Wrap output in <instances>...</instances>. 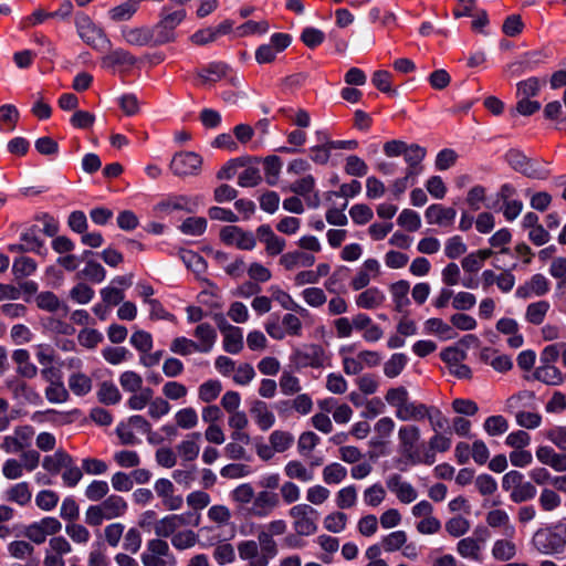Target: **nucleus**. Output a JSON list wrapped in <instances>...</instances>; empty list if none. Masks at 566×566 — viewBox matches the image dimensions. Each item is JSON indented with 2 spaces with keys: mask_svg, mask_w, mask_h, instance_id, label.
Returning <instances> with one entry per match:
<instances>
[{
  "mask_svg": "<svg viewBox=\"0 0 566 566\" xmlns=\"http://www.w3.org/2000/svg\"><path fill=\"white\" fill-rule=\"evenodd\" d=\"M67 384L70 390L80 397L86 396L93 387L92 378L81 371L71 374Z\"/></svg>",
  "mask_w": 566,
  "mask_h": 566,
  "instance_id": "obj_40",
  "label": "nucleus"
},
{
  "mask_svg": "<svg viewBox=\"0 0 566 566\" xmlns=\"http://www.w3.org/2000/svg\"><path fill=\"white\" fill-rule=\"evenodd\" d=\"M137 63V59L127 50L115 49L104 55L101 60L103 69L118 72L120 75L128 74Z\"/></svg>",
  "mask_w": 566,
  "mask_h": 566,
  "instance_id": "obj_8",
  "label": "nucleus"
},
{
  "mask_svg": "<svg viewBox=\"0 0 566 566\" xmlns=\"http://www.w3.org/2000/svg\"><path fill=\"white\" fill-rule=\"evenodd\" d=\"M532 543L542 554L559 553L566 545V528L563 533L555 532L552 528H539L534 533Z\"/></svg>",
  "mask_w": 566,
  "mask_h": 566,
  "instance_id": "obj_6",
  "label": "nucleus"
},
{
  "mask_svg": "<svg viewBox=\"0 0 566 566\" xmlns=\"http://www.w3.org/2000/svg\"><path fill=\"white\" fill-rule=\"evenodd\" d=\"M409 399V392L403 386L389 388L385 395V400L389 406L395 408V411L403 408Z\"/></svg>",
  "mask_w": 566,
  "mask_h": 566,
  "instance_id": "obj_52",
  "label": "nucleus"
},
{
  "mask_svg": "<svg viewBox=\"0 0 566 566\" xmlns=\"http://www.w3.org/2000/svg\"><path fill=\"white\" fill-rule=\"evenodd\" d=\"M485 521L490 527H502L510 531V534H514V527L510 524V516L504 510L496 509L488 512Z\"/></svg>",
  "mask_w": 566,
  "mask_h": 566,
  "instance_id": "obj_48",
  "label": "nucleus"
},
{
  "mask_svg": "<svg viewBox=\"0 0 566 566\" xmlns=\"http://www.w3.org/2000/svg\"><path fill=\"white\" fill-rule=\"evenodd\" d=\"M386 300V295L378 287H369L356 296V305L359 308L373 310L379 307Z\"/></svg>",
  "mask_w": 566,
  "mask_h": 566,
  "instance_id": "obj_35",
  "label": "nucleus"
},
{
  "mask_svg": "<svg viewBox=\"0 0 566 566\" xmlns=\"http://www.w3.org/2000/svg\"><path fill=\"white\" fill-rule=\"evenodd\" d=\"M533 377L546 385L556 386L563 382V375L560 370L554 365H542L537 367Z\"/></svg>",
  "mask_w": 566,
  "mask_h": 566,
  "instance_id": "obj_41",
  "label": "nucleus"
},
{
  "mask_svg": "<svg viewBox=\"0 0 566 566\" xmlns=\"http://www.w3.org/2000/svg\"><path fill=\"white\" fill-rule=\"evenodd\" d=\"M457 211L452 207H444L439 203L429 206L424 212L426 220L429 224L440 227H451L454 222Z\"/></svg>",
  "mask_w": 566,
  "mask_h": 566,
  "instance_id": "obj_20",
  "label": "nucleus"
},
{
  "mask_svg": "<svg viewBox=\"0 0 566 566\" xmlns=\"http://www.w3.org/2000/svg\"><path fill=\"white\" fill-rule=\"evenodd\" d=\"M219 327L223 334V349L229 354H239L243 348L242 329L229 324Z\"/></svg>",
  "mask_w": 566,
  "mask_h": 566,
  "instance_id": "obj_24",
  "label": "nucleus"
},
{
  "mask_svg": "<svg viewBox=\"0 0 566 566\" xmlns=\"http://www.w3.org/2000/svg\"><path fill=\"white\" fill-rule=\"evenodd\" d=\"M202 158L193 151L175 154L170 161V169L176 176L186 177L198 175L201 170Z\"/></svg>",
  "mask_w": 566,
  "mask_h": 566,
  "instance_id": "obj_10",
  "label": "nucleus"
},
{
  "mask_svg": "<svg viewBox=\"0 0 566 566\" xmlns=\"http://www.w3.org/2000/svg\"><path fill=\"white\" fill-rule=\"evenodd\" d=\"M187 13L184 8L171 10L170 7L164 6L159 12L158 22L151 27L155 45H164L175 42L177 39V28L186 19Z\"/></svg>",
  "mask_w": 566,
  "mask_h": 566,
  "instance_id": "obj_2",
  "label": "nucleus"
},
{
  "mask_svg": "<svg viewBox=\"0 0 566 566\" xmlns=\"http://www.w3.org/2000/svg\"><path fill=\"white\" fill-rule=\"evenodd\" d=\"M198 206L196 199L185 195H172L163 200L158 207L161 211H187L192 212Z\"/></svg>",
  "mask_w": 566,
  "mask_h": 566,
  "instance_id": "obj_27",
  "label": "nucleus"
},
{
  "mask_svg": "<svg viewBox=\"0 0 566 566\" xmlns=\"http://www.w3.org/2000/svg\"><path fill=\"white\" fill-rule=\"evenodd\" d=\"M238 553L242 560H249L248 566H253V564L260 558L259 545L253 539L240 542L238 544Z\"/></svg>",
  "mask_w": 566,
  "mask_h": 566,
  "instance_id": "obj_56",
  "label": "nucleus"
},
{
  "mask_svg": "<svg viewBox=\"0 0 566 566\" xmlns=\"http://www.w3.org/2000/svg\"><path fill=\"white\" fill-rule=\"evenodd\" d=\"M315 263V256L313 254L305 253L303 251H292L281 255L280 264L285 270H293L296 266H312Z\"/></svg>",
  "mask_w": 566,
  "mask_h": 566,
  "instance_id": "obj_34",
  "label": "nucleus"
},
{
  "mask_svg": "<svg viewBox=\"0 0 566 566\" xmlns=\"http://www.w3.org/2000/svg\"><path fill=\"white\" fill-rule=\"evenodd\" d=\"M292 526L296 535L311 536L318 530L319 513L310 504H295L289 510Z\"/></svg>",
  "mask_w": 566,
  "mask_h": 566,
  "instance_id": "obj_3",
  "label": "nucleus"
},
{
  "mask_svg": "<svg viewBox=\"0 0 566 566\" xmlns=\"http://www.w3.org/2000/svg\"><path fill=\"white\" fill-rule=\"evenodd\" d=\"M44 396L51 403H63L70 399L69 390L63 381L48 385L44 389Z\"/></svg>",
  "mask_w": 566,
  "mask_h": 566,
  "instance_id": "obj_55",
  "label": "nucleus"
},
{
  "mask_svg": "<svg viewBox=\"0 0 566 566\" xmlns=\"http://www.w3.org/2000/svg\"><path fill=\"white\" fill-rule=\"evenodd\" d=\"M20 240L21 243L9 244L8 251L12 253L34 252L40 255H46L48 249L33 229L22 232Z\"/></svg>",
  "mask_w": 566,
  "mask_h": 566,
  "instance_id": "obj_17",
  "label": "nucleus"
},
{
  "mask_svg": "<svg viewBox=\"0 0 566 566\" xmlns=\"http://www.w3.org/2000/svg\"><path fill=\"white\" fill-rule=\"evenodd\" d=\"M36 262L30 256H19L13 260L12 274L17 281L28 277L35 273Z\"/></svg>",
  "mask_w": 566,
  "mask_h": 566,
  "instance_id": "obj_44",
  "label": "nucleus"
},
{
  "mask_svg": "<svg viewBox=\"0 0 566 566\" xmlns=\"http://www.w3.org/2000/svg\"><path fill=\"white\" fill-rule=\"evenodd\" d=\"M32 493L27 482H20L6 491V499L9 502L24 506L30 503Z\"/></svg>",
  "mask_w": 566,
  "mask_h": 566,
  "instance_id": "obj_42",
  "label": "nucleus"
},
{
  "mask_svg": "<svg viewBox=\"0 0 566 566\" xmlns=\"http://www.w3.org/2000/svg\"><path fill=\"white\" fill-rule=\"evenodd\" d=\"M78 276H82L92 283H101L105 280L106 271L98 262L87 261L84 269L78 273Z\"/></svg>",
  "mask_w": 566,
  "mask_h": 566,
  "instance_id": "obj_61",
  "label": "nucleus"
},
{
  "mask_svg": "<svg viewBox=\"0 0 566 566\" xmlns=\"http://www.w3.org/2000/svg\"><path fill=\"white\" fill-rule=\"evenodd\" d=\"M220 239L227 245H235L240 250H253L256 245L255 235L238 226H226L220 231Z\"/></svg>",
  "mask_w": 566,
  "mask_h": 566,
  "instance_id": "obj_11",
  "label": "nucleus"
},
{
  "mask_svg": "<svg viewBox=\"0 0 566 566\" xmlns=\"http://www.w3.org/2000/svg\"><path fill=\"white\" fill-rule=\"evenodd\" d=\"M551 308L547 301L541 300L537 302L530 303L525 311V321L532 325H542L545 317Z\"/></svg>",
  "mask_w": 566,
  "mask_h": 566,
  "instance_id": "obj_38",
  "label": "nucleus"
},
{
  "mask_svg": "<svg viewBox=\"0 0 566 566\" xmlns=\"http://www.w3.org/2000/svg\"><path fill=\"white\" fill-rule=\"evenodd\" d=\"M516 554L515 544L511 541L499 539L494 543L492 555L497 560H510Z\"/></svg>",
  "mask_w": 566,
  "mask_h": 566,
  "instance_id": "obj_60",
  "label": "nucleus"
},
{
  "mask_svg": "<svg viewBox=\"0 0 566 566\" xmlns=\"http://www.w3.org/2000/svg\"><path fill=\"white\" fill-rule=\"evenodd\" d=\"M155 492L161 499L163 505L169 511L179 510L184 504L181 495L175 494V486L168 479H158L154 485Z\"/></svg>",
  "mask_w": 566,
  "mask_h": 566,
  "instance_id": "obj_18",
  "label": "nucleus"
},
{
  "mask_svg": "<svg viewBox=\"0 0 566 566\" xmlns=\"http://www.w3.org/2000/svg\"><path fill=\"white\" fill-rule=\"evenodd\" d=\"M250 413L262 431H268L275 422V416L263 400L251 402Z\"/></svg>",
  "mask_w": 566,
  "mask_h": 566,
  "instance_id": "obj_25",
  "label": "nucleus"
},
{
  "mask_svg": "<svg viewBox=\"0 0 566 566\" xmlns=\"http://www.w3.org/2000/svg\"><path fill=\"white\" fill-rule=\"evenodd\" d=\"M536 493V486L532 482L524 481L516 490L510 493V499L513 503H524L533 500Z\"/></svg>",
  "mask_w": 566,
  "mask_h": 566,
  "instance_id": "obj_62",
  "label": "nucleus"
},
{
  "mask_svg": "<svg viewBox=\"0 0 566 566\" xmlns=\"http://www.w3.org/2000/svg\"><path fill=\"white\" fill-rule=\"evenodd\" d=\"M427 155V149L418 144H410L403 154L407 164L406 172L409 176L418 177L423 171L422 161Z\"/></svg>",
  "mask_w": 566,
  "mask_h": 566,
  "instance_id": "obj_22",
  "label": "nucleus"
},
{
  "mask_svg": "<svg viewBox=\"0 0 566 566\" xmlns=\"http://www.w3.org/2000/svg\"><path fill=\"white\" fill-rule=\"evenodd\" d=\"M263 166L266 182L270 186H275L282 168L281 158L275 155L268 156L263 160Z\"/></svg>",
  "mask_w": 566,
  "mask_h": 566,
  "instance_id": "obj_49",
  "label": "nucleus"
},
{
  "mask_svg": "<svg viewBox=\"0 0 566 566\" xmlns=\"http://www.w3.org/2000/svg\"><path fill=\"white\" fill-rule=\"evenodd\" d=\"M347 470L342 464L334 462L323 469V480L326 484H338L345 480Z\"/></svg>",
  "mask_w": 566,
  "mask_h": 566,
  "instance_id": "obj_59",
  "label": "nucleus"
},
{
  "mask_svg": "<svg viewBox=\"0 0 566 566\" xmlns=\"http://www.w3.org/2000/svg\"><path fill=\"white\" fill-rule=\"evenodd\" d=\"M429 407L426 403L409 399L403 408L395 411V416L401 421H422L426 419Z\"/></svg>",
  "mask_w": 566,
  "mask_h": 566,
  "instance_id": "obj_30",
  "label": "nucleus"
},
{
  "mask_svg": "<svg viewBox=\"0 0 566 566\" xmlns=\"http://www.w3.org/2000/svg\"><path fill=\"white\" fill-rule=\"evenodd\" d=\"M484 431L491 436H502L509 430V421L501 415L490 416L483 422Z\"/></svg>",
  "mask_w": 566,
  "mask_h": 566,
  "instance_id": "obj_51",
  "label": "nucleus"
},
{
  "mask_svg": "<svg viewBox=\"0 0 566 566\" xmlns=\"http://www.w3.org/2000/svg\"><path fill=\"white\" fill-rule=\"evenodd\" d=\"M201 522V515L197 512H188L185 514H171L157 521L154 525V532L157 538L172 537L178 528L186 525L198 526Z\"/></svg>",
  "mask_w": 566,
  "mask_h": 566,
  "instance_id": "obj_4",
  "label": "nucleus"
},
{
  "mask_svg": "<svg viewBox=\"0 0 566 566\" xmlns=\"http://www.w3.org/2000/svg\"><path fill=\"white\" fill-rule=\"evenodd\" d=\"M144 566H175L176 558L169 544L163 538H151L147 542L145 551L140 555Z\"/></svg>",
  "mask_w": 566,
  "mask_h": 566,
  "instance_id": "obj_5",
  "label": "nucleus"
},
{
  "mask_svg": "<svg viewBox=\"0 0 566 566\" xmlns=\"http://www.w3.org/2000/svg\"><path fill=\"white\" fill-rule=\"evenodd\" d=\"M198 542V535L191 530L178 531L171 537V545L177 551H185L193 547Z\"/></svg>",
  "mask_w": 566,
  "mask_h": 566,
  "instance_id": "obj_53",
  "label": "nucleus"
},
{
  "mask_svg": "<svg viewBox=\"0 0 566 566\" xmlns=\"http://www.w3.org/2000/svg\"><path fill=\"white\" fill-rule=\"evenodd\" d=\"M71 459L72 455H70L65 450L59 449L53 454L44 457L42 467L44 470L55 475L71 463Z\"/></svg>",
  "mask_w": 566,
  "mask_h": 566,
  "instance_id": "obj_36",
  "label": "nucleus"
},
{
  "mask_svg": "<svg viewBox=\"0 0 566 566\" xmlns=\"http://www.w3.org/2000/svg\"><path fill=\"white\" fill-rule=\"evenodd\" d=\"M258 542V545H260V558L253 566H268L270 560L277 555L276 542L273 539L272 534L264 531L259 533Z\"/></svg>",
  "mask_w": 566,
  "mask_h": 566,
  "instance_id": "obj_26",
  "label": "nucleus"
},
{
  "mask_svg": "<svg viewBox=\"0 0 566 566\" xmlns=\"http://www.w3.org/2000/svg\"><path fill=\"white\" fill-rule=\"evenodd\" d=\"M139 4L136 0H126L125 2L112 8L108 11L109 18L115 22L129 20L137 11Z\"/></svg>",
  "mask_w": 566,
  "mask_h": 566,
  "instance_id": "obj_45",
  "label": "nucleus"
},
{
  "mask_svg": "<svg viewBox=\"0 0 566 566\" xmlns=\"http://www.w3.org/2000/svg\"><path fill=\"white\" fill-rule=\"evenodd\" d=\"M34 433L32 426H19L14 429L13 434L3 438L1 449L7 453H18L31 446Z\"/></svg>",
  "mask_w": 566,
  "mask_h": 566,
  "instance_id": "obj_12",
  "label": "nucleus"
},
{
  "mask_svg": "<svg viewBox=\"0 0 566 566\" xmlns=\"http://www.w3.org/2000/svg\"><path fill=\"white\" fill-rule=\"evenodd\" d=\"M222 391V384L218 379H209L198 388V398L207 403L214 401Z\"/></svg>",
  "mask_w": 566,
  "mask_h": 566,
  "instance_id": "obj_46",
  "label": "nucleus"
},
{
  "mask_svg": "<svg viewBox=\"0 0 566 566\" xmlns=\"http://www.w3.org/2000/svg\"><path fill=\"white\" fill-rule=\"evenodd\" d=\"M122 36L124 40L130 44L136 46H156L153 29L148 27L140 28H128L124 27L122 29Z\"/></svg>",
  "mask_w": 566,
  "mask_h": 566,
  "instance_id": "obj_23",
  "label": "nucleus"
},
{
  "mask_svg": "<svg viewBox=\"0 0 566 566\" xmlns=\"http://www.w3.org/2000/svg\"><path fill=\"white\" fill-rule=\"evenodd\" d=\"M325 360V350L317 344H308L303 347L294 348L291 355V361L297 368H321L324 366Z\"/></svg>",
  "mask_w": 566,
  "mask_h": 566,
  "instance_id": "obj_7",
  "label": "nucleus"
},
{
  "mask_svg": "<svg viewBox=\"0 0 566 566\" xmlns=\"http://www.w3.org/2000/svg\"><path fill=\"white\" fill-rule=\"evenodd\" d=\"M99 506L103 510L106 520L122 517L126 514L128 510V504L126 500L117 494H112L105 497L99 503Z\"/></svg>",
  "mask_w": 566,
  "mask_h": 566,
  "instance_id": "obj_29",
  "label": "nucleus"
},
{
  "mask_svg": "<svg viewBox=\"0 0 566 566\" xmlns=\"http://www.w3.org/2000/svg\"><path fill=\"white\" fill-rule=\"evenodd\" d=\"M230 67L223 62H211L197 71L202 84L214 83L228 75Z\"/></svg>",
  "mask_w": 566,
  "mask_h": 566,
  "instance_id": "obj_32",
  "label": "nucleus"
},
{
  "mask_svg": "<svg viewBox=\"0 0 566 566\" xmlns=\"http://www.w3.org/2000/svg\"><path fill=\"white\" fill-rule=\"evenodd\" d=\"M175 420L177 427L188 430L198 424V415L192 407H187L176 412Z\"/></svg>",
  "mask_w": 566,
  "mask_h": 566,
  "instance_id": "obj_64",
  "label": "nucleus"
},
{
  "mask_svg": "<svg viewBox=\"0 0 566 566\" xmlns=\"http://www.w3.org/2000/svg\"><path fill=\"white\" fill-rule=\"evenodd\" d=\"M193 336L198 339L199 353H209L217 340V332L209 323L199 324L193 332Z\"/></svg>",
  "mask_w": 566,
  "mask_h": 566,
  "instance_id": "obj_33",
  "label": "nucleus"
},
{
  "mask_svg": "<svg viewBox=\"0 0 566 566\" xmlns=\"http://www.w3.org/2000/svg\"><path fill=\"white\" fill-rule=\"evenodd\" d=\"M72 552V545L64 536H53L44 552V566H65L64 556Z\"/></svg>",
  "mask_w": 566,
  "mask_h": 566,
  "instance_id": "obj_13",
  "label": "nucleus"
},
{
  "mask_svg": "<svg viewBox=\"0 0 566 566\" xmlns=\"http://www.w3.org/2000/svg\"><path fill=\"white\" fill-rule=\"evenodd\" d=\"M406 543L407 533L405 531H395L381 538V546L388 553L401 549Z\"/></svg>",
  "mask_w": 566,
  "mask_h": 566,
  "instance_id": "obj_57",
  "label": "nucleus"
},
{
  "mask_svg": "<svg viewBox=\"0 0 566 566\" xmlns=\"http://www.w3.org/2000/svg\"><path fill=\"white\" fill-rule=\"evenodd\" d=\"M410 285L407 281L400 280L390 286L395 310L402 312L410 303L408 298Z\"/></svg>",
  "mask_w": 566,
  "mask_h": 566,
  "instance_id": "obj_43",
  "label": "nucleus"
},
{
  "mask_svg": "<svg viewBox=\"0 0 566 566\" xmlns=\"http://www.w3.org/2000/svg\"><path fill=\"white\" fill-rule=\"evenodd\" d=\"M12 360L17 365V374L22 378L32 379L34 378L39 369L31 361L30 353L27 349L20 348L12 353Z\"/></svg>",
  "mask_w": 566,
  "mask_h": 566,
  "instance_id": "obj_28",
  "label": "nucleus"
},
{
  "mask_svg": "<svg viewBox=\"0 0 566 566\" xmlns=\"http://www.w3.org/2000/svg\"><path fill=\"white\" fill-rule=\"evenodd\" d=\"M75 25L80 38L92 49H97L98 42L106 39L104 31L86 14L77 15Z\"/></svg>",
  "mask_w": 566,
  "mask_h": 566,
  "instance_id": "obj_14",
  "label": "nucleus"
},
{
  "mask_svg": "<svg viewBox=\"0 0 566 566\" xmlns=\"http://www.w3.org/2000/svg\"><path fill=\"white\" fill-rule=\"evenodd\" d=\"M255 239L264 244L269 256H276L286 247L285 239L276 235L270 224H261L255 230Z\"/></svg>",
  "mask_w": 566,
  "mask_h": 566,
  "instance_id": "obj_16",
  "label": "nucleus"
},
{
  "mask_svg": "<svg viewBox=\"0 0 566 566\" xmlns=\"http://www.w3.org/2000/svg\"><path fill=\"white\" fill-rule=\"evenodd\" d=\"M281 504L280 495L275 491L262 490L255 493L254 501L248 513L252 517L264 518L270 516Z\"/></svg>",
  "mask_w": 566,
  "mask_h": 566,
  "instance_id": "obj_9",
  "label": "nucleus"
},
{
  "mask_svg": "<svg viewBox=\"0 0 566 566\" xmlns=\"http://www.w3.org/2000/svg\"><path fill=\"white\" fill-rule=\"evenodd\" d=\"M315 188V179L312 175H307L296 181H294L290 186V190L297 196L305 198L308 201V205L313 208L318 207L319 198L317 193L313 195V199H311L310 195L313 192Z\"/></svg>",
  "mask_w": 566,
  "mask_h": 566,
  "instance_id": "obj_31",
  "label": "nucleus"
},
{
  "mask_svg": "<svg viewBox=\"0 0 566 566\" xmlns=\"http://www.w3.org/2000/svg\"><path fill=\"white\" fill-rule=\"evenodd\" d=\"M537 460L556 472L566 471V453H558L553 447L541 446L536 449Z\"/></svg>",
  "mask_w": 566,
  "mask_h": 566,
  "instance_id": "obj_21",
  "label": "nucleus"
},
{
  "mask_svg": "<svg viewBox=\"0 0 566 566\" xmlns=\"http://www.w3.org/2000/svg\"><path fill=\"white\" fill-rule=\"evenodd\" d=\"M408 363V357L402 353H396L384 365V374L388 378H395L401 374Z\"/></svg>",
  "mask_w": 566,
  "mask_h": 566,
  "instance_id": "obj_50",
  "label": "nucleus"
},
{
  "mask_svg": "<svg viewBox=\"0 0 566 566\" xmlns=\"http://www.w3.org/2000/svg\"><path fill=\"white\" fill-rule=\"evenodd\" d=\"M386 485L401 503L409 504L418 496L416 489L410 483L403 481L398 473L389 475L386 480Z\"/></svg>",
  "mask_w": 566,
  "mask_h": 566,
  "instance_id": "obj_19",
  "label": "nucleus"
},
{
  "mask_svg": "<svg viewBox=\"0 0 566 566\" xmlns=\"http://www.w3.org/2000/svg\"><path fill=\"white\" fill-rule=\"evenodd\" d=\"M284 473L289 479H296L301 482L313 480L314 474L298 460L289 461L284 467Z\"/></svg>",
  "mask_w": 566,
  "mask_h": 566,
  "instance_id": "obj_47",
  "label": "nucleus"
},
{
  "mask_svg": "<svg viewBox=\"0 0 566 566\" xmlns=\"http://www.w3.org/2000/svg\"><path fill=\"white\" fill-rule=\"evenodd\" d=\"M420 429L415 424L401 426L398 430V441L401 454L411 464L431 465L436 462L432 452H420L417 444L420 440Z\"/></svg>",
  "mask_w": 566,
  "mask_h": 566,
  "instance_id": "obj_1",
  "label": "nucleus"
},
{
  "mask_svg": "<svg viewBox=\"0 0 566 566\" xmlns=\"http://www.w3.org/2000/svg\"><path fill=\"white\" fill-rule=\"evenodd\" d=\"M200 438V432H192L177 446V451L185 461H193L198 457Z\"/></svg>",
  "mask_w": 566,
  "mask_h": 566,
  "instance_id": "obj_39",
  "label": "nucleus"
},
{
  "mask_svg": "<svg viewBox=\"0 0 566 566\" xmlns=\"http://www.w3.org/2000/svg\"><path fill=\"white\" fill-rule=\"evenodd\" d=\"M271 447L276 452L286 451L294 442V437L289 431L275 430L270 434Z\"/></svg>",
  "mask_w": 566,
  "mask_h": 566,
  "instance_id": "obj_58",
  "label": "nucleus"
},
{
  "mask_svg": "<svg viewBox=\"0 0 566 566\" xmlns=\"http://www.w3.org/2000/svg\"><path fill=\"white\" fill-rule=\"evenodd\" d=\"M507 163L517 171L531 178H538L536 170L532 168L530 160L521 151L511 149L506 154Z\"/></svg>",
  "mask_w": 566,
  "mask_h": 566,
  "instance_id": "obj_37",
  "label": "nucleus"
},
{
  "mask_svg": "<svg viewBox=\"0 0 566 566\" xmlns=\"http://www.w3.org/2000/svg\"><path fill=\"white\" fill-rule=\"evenodd\" d=\"M474 537H465L458 542L457 552L463 558L480 560L482 544L485 542L489 532L485 527L476 528Z\"/></svg>",
  "mask_w": 566,
  "mask_h": 566,
  "instance_id": "obj_15",
  "label": "nucleus"
},
{
  "mask_svg": "<svg viewBox=\"0 0 566 566\" xmlns=\"http://www.w3.org/2000/svg\"><path fill=\"white\" fill-rule=\"evenodd\" d=\"M98 401L104 405H116L119 402L122 396L118 388L109 381L101 384L97 391Z\"/></svg>",
  "mask_w": 566,
  "mask_h": 566,
  "instance_id": "obj_54",
  "label": "nucleus"
},
{
  "mask_svg": "<svg viewBox=\"0 0 566 566\" xmlns=\"http://www.w3.org/2000/svg\"><path fill=\"white\" fill-rule=\"evenodd\" d=\"M109 492V486L106 481L94 480L85 489V496L92 502H98L105 499Z\"/></svg>",
  "mask_w": 566,
  "mask_h": 566,
  "instance_id": "obj_63",
  "label": "nucleus"
}]
</instances>
